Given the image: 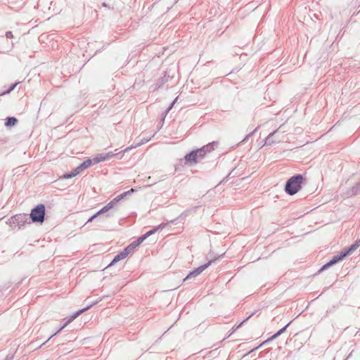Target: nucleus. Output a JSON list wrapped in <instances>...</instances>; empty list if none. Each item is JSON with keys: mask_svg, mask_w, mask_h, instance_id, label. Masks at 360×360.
Instances as JSON below:
<instances>
[{"mask_svg": "<svg viewBox=\"0 0 360 360\" xmlns=\"http://www.w3.org/2000/svg\"><path fill=\"white\" fill-rule=\"evenodd\" d=\"M110 210H111L108 205H105L104 206L101 210H100L98 212H97L95 214H94L91 217H90L88 220V222L89 221H91L94 219H95L96 217H97L98 215H100L101 214H103V213H105L107 212L108 211H109Z\"/></svg>", "mask_w": 360, "mask_h": 360, "instance_id": "nucleus-14", "label": "nucleus"}, {"mask_svg": "<svg viewBox=\"0 0 360 360\" xmlns=\"http://www.w3.org/2000/svg\"><path fill=\"white\" fill-rule=\"evenodd\" d=\"M110 210H111L108 205H105L104 206L101 210H100L98 212H97L95 214H94L91 217H90L88 220V222L89 221H91L94 219H95L96 217H97L98 215H100L101 214H103V213H105L107 212L108 211H109Z\"/></svg>", "mask_w": 360, "mask_h": 360, "instance_id": "nucleus-15", "label": "nucleus"}, {"mask_svg": "<svg viewBox=\"0 0 360 360\" xmlns=\"http://www.w3.org/2000/svg\"><path fill=\"white\" fill-rule=\"evenodd\" d=\"M14 219L16 220V221H25L27 218V216L26 215H16Z\"/></svg>", "mask_w": 360, "mask_h": 360, "instance_id": "nucleus-21", "label": "nucleus"}, {"mask_svg": "<svg viewBox=\"0 0 360 360\" xmlns=\"http://www.w3.org/2000/svg\"><path fill=\"white\" fill-rule=\"evenodd\" d=\"M58 333V331H56V332L53 335H51V336H50V338H53V335H55L56 334H57Z\"/></svg>", "mask_w": 360, "mask_h": 360, "instance_id": "nucleus-26", "label": "nucleus"}, {"mask_svg": "<svg viewBox=\"0 0 360 360\" xmlns=\"http://www.w3.org/2000/svg\"><path fill=\"white\" fill-rule=\"evenodd\" d=\"M303 176L301 174H297L290 178L285 185V191L290 195H292L298 192L301 188Z\"/></svg>", "mask_w": 360, "mask_h": 360, "instance_id": "nucleus-1", "label": "nucleus"}, {"mask_svg": "<svg viewBox=\"0 0 360 360\" xmlns=\"http://www.w3.org/2000/svg\"><path fill=\"white\" fill-rule=\"evenodd\" d=\"M176 100H177V98H176L174 99V101L171 103V105L169 106V108L166 110V114H167L172 110V108H173V106H174L175 102L176 101Z\"/></svg>", "mask_w": 360, "mask_h": 360, "instance_id": "nucleus-22", "label": "nucleus"}, {"mask_svg": "<svg viewBox=\"0 0 360 360\" xmlns=\"http://www.w3.org/2000/svg\"><path fill=\"white\" fill-rule=\"evenodd\" d=\"M17 119L15 117H8L7 120L5 123V125L7 127L13 126L17 123Z\"/></svg>", "mask_w": 360, "mask_h": 360, "instance_id": "nucleus-19", "label": "nucleus"}, {"mask_svg": "<svg viewBox=\"0 0 360 360\" xmlns=\"http://www.w3.org/2000/svg\"><path fill=\"white\" fill-rule=\"evenodd\" d=\"M116 204L115 203V202L113 200H111L110 202H109L107 205H108V207L112 209L114 207V206Z\"/></svg>", "mask_w": 360, "mask_h": 360, "instance_id": "nucleus-23", "label": "nucleus"}, {"mask_svg": "<svg viewBox=\"0 0 360 360\" xmlns=\"http://www.w3.org/2000/svg\"><path fill=\"white\" fill-rule=\"evenodd\" d=\"M213 261L214 260H210L207 264L202 265L198 268L194 269L193 271L190 272V274L184 278V281L195 278L196 276L200 275L203 271H205L209 266L211 265Z\"/></svg>", "mask_w": 360, "mask_h": 360, "instance_id": "nucleus-5", "label": "nucleus"}, {"mask_svg": "<svg viewBox=\"0 0 360 360\" xmlns=\"http://www.w3.org/2000/svg\"><path fill=\"white\" fill-rule=\"evenodd\" d=\"M281 128V127L268 135L265 141V145H272L274 143H279L283 139L284 136L283 134H280Z\"/></svg>", "mask_w": 360, "mask_h": 360, "instance_id": "nucleus-4", "label": "nucleus"}, {"mask_svg": "<svg viewBox=\"0 0 360 360\" xmlns=\"http://www.w3.org/2000/svg\"><path fill=\"white\" fill-rule=\"evenodd\" d=\"M149 140H150V139H143L139 143H136V145H134V146L132 145V146H131L129 147H127L123 151L120 152V153H118L117 154H114V155H115V156H119V158L121 159L123 157L124 152H127V151H129V150H131L133 148H137L139 146H141L143 143H147L148 141H149Z\"/></svg>", "mask_w": 360, "mask_h": 360, "instance_id": "nucleus-8", "label": "nucleus"}, {"mask_svg": "<svg viewBox=\"0 0 360 360\" xmlns=\"http://www.w3.org/2000/svg\"><path fill=\"white\" fill-rule=\"evenodd\" d=\"M128 256L127 255V252H126L124 251V250L120 252V254L117 255L115 258L113 259V260L112 261L110 265H112L113 264L122 260V259H124V258H126Z\"/></svg>", "mask_w": 360, "mask_h": 360, "instance_id": "nucleus-13", "label": "nucleus"}, {"mask_svg": "<svg viewBox=\"0 0 360 360\" xmlns=\"http://www.w3.org/2000/svg\"><path fill=\"white\" fill-rule=\"evenodd\" d=\"M289 325H290V323H288L285 327H283V328L279 330L276 333H275L273 336H271L270 338H269L266 341H270V340H272L276 339V338H278L279 335H281L286 330V328Z\"/></svg>", "mask_w": 360, "mask_h": 360, "instance_id": "nucleus-17", "label": "nucleus"}, {"mask_svg": "<svg viewBox=\"0 0 360 360\" xmlns=\"http://www.w3.org/2000/svg\"><path fill=\"white\" fill-rule=\"evenodd\" d=\"M93 160L88 159L85 161H84L79 166L76 167L72 172L70 173L65 174L63 176V179H70L75 177L77 174H79L83 170L87 169L89 167L92 163Z\"/></svg>", "mask_w": 360, "mask_h": 360, "instance_id": "nucleus-3", "label": "nucleus"}, {"mask_svg": "<svg viewBox=\"0 0 360 360\" xmlns=\"http://www.w3.org/2000/svg\"><path fill=\"white\" fill-rule=\"evenodd\" d=\"M359 246H360V239L357 240L353 245H352L349 247V248L347 250L344 251V252H345V253H347V256L348 255L351 254L352 252L356 250Z\"/></svg>", "mask_w": 360, "mask_h": 360, "instance_id": "nucleus-16", "label": "nucleus"}, {"mask_svg": "<svg viewBox=\"0 0 360 360\" xmlns=\"http://www.w3.org/2000/svg\"><path fill=\"white\" fill-rule=\"evenodd\" d=\"M134 189H131L130 191L127 192H124L119 195H117L116 198H115L112 200L115 202V203H117L119 201H120L124 196H126L128 193H133Z\"/></svg>", "mask_w": 360, "mask_h": 360, "instance_id": "nucleus-18", "label": "nucleus"}, {"mask_svg": "<svg viewBox=\"0 0 360 360\" xmlns=\"http://www.w3.org/2000/svg\"><path fill=\"white\" fill-rule=\"evenodd\" d=\"M114 156L115 155L112 152L98 154L95 158H94L93 162L94 163L97 164L103 161L108 160Z\"/></svg>", "mask_w": 360, "mask_h": 360, "instance_id": "nucleus-6", "label": "nucleus"}, {"mask_svg": "<svg viewBox=\"0 0 360 360\" xmlns=\"http://www.w3.org/2000/svg\"><path fill=\"white\" fill-rule=\"evenodd\" d=\"M92 306L91 305H89V306H87L86 307L78 311L77 312H76L73 316H71V318H70L68 321L58 330V332H60V330H62L65 327H66L69 323H70L75 319H76L79 314H81L82 313L84 312L85 311H86L87 309H89Z\"/></svg>", "mask_w": 360, "mask_h": 360, "instance_id": "nucleus-11", "label": "nucleus"}, {"mask_svg": "<svg viewBox=\"0 0 360 360\" xmlns=\"http://www.w3.org/2000/svg\"><path fill=\"white\" fill-rule=\"evenodd\" d=\"M58 333V331H56V332L53 335H51V336H50V338H53V335H55L56 334H57Z\"/></svg>", "mask_w": 360, "mask_h": 360, "instance_id": "nucleus-27", "label": "nucleus"}, {"mask_svg": "<svg viewBox=\"0 0 360 360\" xmlns=\"http://www.w3.org/2000/svg\"><path fill=\"white\" fill-rule=\"evenodd\" d=\"M45 215V207L44 205H39L32 210L30 218L34 222H43Z\"/></svg>", "mask_w": 360, "mask_h": 360, "instance_id": "nucleus-2", "label": "nucleus"}, {"mask_svg": "<svg viewBox=\"0 0 360 360\" xmlns=\"http://www.w3.org/2000/svg\"><path fill=\"white\" fill-rule=\"evenodd\" d=\"M347 256V253L345 252H342L339 256L333 257V259H331L329 262L323 266L321 270L326 269V268L333 266L336 264L338 261L343 259Z\"/></svg>", "mask_w": 360, "mask_h": 360, "instance_id": "nucleus-9", "label": "nucleus"}, {"mask_svg": "<svg viewBox=\"0 0 360 360\" xmlns=\"http://www.w3.org/2000/svg\"><path fill=\"white\" fill-rule=\"evenodd\" d=\"M214 143L207 144V145L202 147L201 148L195 150V152L196 153V155H198V159L203 158L207 152H210V151L213 150H214V147H213Z\"/></svg>", "mask_w": 360, "mask_h": 360, "instance_id": "nucleus-7", "label": "nucleus"}, {"mask_svg": "<svg viewBox=\"0 0 360 360\" xmlns=\"http://www.w3.org/2000/svg\"><path fill=\"white\" fill-rule=\"evenodd\" d=\"M6 36L7 38H11L13 37L12 32H7L6 34Z\"/></svg>", "mask_w": 360, "mask_h": 360, "instance_id": "nucleus-25", "label": "nucleus"}, {"mask_svg": "<svg viewBox=\"0 0 360 360\" xmlns=\"http://www.w3.org/2000/svg\"><path fill=\"white\" fill-rule=\"evenodd\" d=\"M143 243V238H141L140 237L133 243H131L130 245H129L125 249L124 251L127 252V255H129L130 253L133 252L134 250L139 246Z\"/></svg>", "mask_w": 360, "mask_h": 360, "instance_id": "nucleus-10", "label": "nucleus"}, {"mask_svg": "<svg viewBox=\"0 0 360 360\" xmlns=\"http://www.w3.org/2000/svg\"><path fill=\"white\" fill-rule=\"evenodd\" d=\"M185 159L187 162H191V163H195L198 162V155H196V153L194 151H192L191 153L187 154L185 156Z\"/></svg>", "mask_w": 360, "mask_h": 360, "instance_id": "nucleus-12", "label": "nucleus"}, {"mask_svg": "<svg viewBox=\"0 0 360 360\" xmlns=\"http://www.w3.org/2000/svg\"><path fill=\"white\" fill-rule=\"evenodd\" d=\"M155 231H156L155 229L150 230V231H148L146 233H145L144 235L141 236L140 238H143V242L148 236L153 234Z\"/></svg>", "mask_w": 360, "mask_h": 360, "instance_id": "nucleus-20", "label": "nucleus"}, {"mask_svg": "<svg viewBox=\"0 0 360 360\" xmlns=\"http://www.w3.org/2000/svg\"><path fill=\"white\" fill-rule=\"evenodd\" d=\"M17 84H18V83H15L13 85H12V86L8 91H6L4 94L9 93L11 91H13L15 89V87L17 86Z\"/></svg>", "mask_w": 360, "mask_h": 360, "instance_id": "nucleus-24", "label": "nucleus"}]
</instances>
